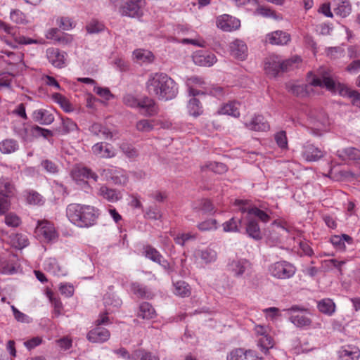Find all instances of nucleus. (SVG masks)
I'll return each mask as SVG.
<instances>
[{"mask_svg":"<svg viewBox=\"0 0 360 360\" xmlns=\"http://www.w3.org/2000/svg\"><path fill=\"white\" fill-rule=\"evenodd\" d=\"M145 86L148 94L160 101L174 100L179 94V84L170 76L162 72L149 74Z\"/></svg>","mask_w":360,"mask_h":360,"instance_id":"f257e3e1","label":"nucleus"},{"mask_svg":"<svg viewBox=\"0 0 360 360\" xmlns=\"http://www.w3.org/2000/svg\"><path fill=\"white\" fill-rule=\"evenodd\" d=\"M65 213L68 221L80 229H89L96 226L101 215L98 208L81 203L69 204Z\"/></svg>","mask_w":360,"mask_h":360,"instance_id":"f03ea898","label":"nucleus"},{"mask_svg":"<svg viewBox=\"0 0 360 360\" xmlns=\"http://www.w3.org/2000/svg\"><path fill=\"white\" fill-rule=\"evenodd\" d=\"M310 83L314 86H325L331 92L338 93L343 97L349 98L354 105L360 108V93L350 89L345 84L336 83L331 77H324L323 81L316 77L310 80Z\"/></svg>","mask_w":360,"mask_h":360,"instance_id":"7ed1b4c3","label":"nucleus"},{"mask_svg":"<svg viewBox=\"0 0 360 360\" xmlns=\"http://www.w3.org/2000/svg\"><path fill=\"white\" fill-rule=\"evenodd\" d=\"M300 60L297 56L294 58L282 60L277 56L267 58L264 62L266 74L271 77H276L281 72L288 71L294 63Z\"/></svg>","mask_w":360,"mask_h":360,"instance_id":"20e7f679","label":"nucleus"},{"mask_svg":"<svg viewBox=\"0 0 360 360\" xmlns=\"http://www.w3.org/2000/svg\"><path fill=\"white\" fill-rule=\"evenodd\" d=\"M227 271L233 276L238 278H245L250 277L253 273L252 263L245 258L236 257L229 259Z\"/></svg>","mask_w":360,"mask_h":360,"instance_id":"39448f33","label":"nucleus"},{"mask_svg":"<svg viewBox=\"0 0 360 360\" xmlns=\"http://www.w3.org/2000/svg\"><path fill=\"white\" fill-rule=\"evenodd\" d=\"M16 192L15 186L11 179L0 177V215L4 214L9 210L11 199L15 196Z\"/></svg>","mask_w":360,"mask_h":360,"instance_id":"423d86ee","label":"nucleus"},{"mask_svg":"<svg viewBox=\"0 0 360 360\" xmlns=\"http://www.w3.org/2000/svg\"><path fill=\"white\" fill-rule=\"evenodd\" d=\"M108 323H110L109 316H103L101 319L97 320L96 327L87 333V340L92 343H103L108 341L110 337V333L101 325Z\"/></svg>","mask_w":360,"mask_h":360,"instance_id":"0eeeda50","label":"nucleus"},{"mask_svg":"<svg viewBox=\"0 0 360 360\" xmlns=\"http://www.w3.org/2000/svg\"><path fill=\"white\" fill-rule=\"evenodd\" d=\"M269 272L271 276L278 279H288L295 275L296 268L290 262L282 260L269 265Z\"/></svg>","mask_w":360,"mask_h":360,"instance_id":"6e6552de","label":"nucleus"},{"mask_svg":"<svg viewBox=\"0 0 360 360\" xmlns=\"http://www.w3.org/2000/svg\"><path fill=\"white\" fill-rule=\"evenodd\" d=\"M234 205L238 207L241 212H247L249 217H256L264 223L268 222L270 219V217L266 212L257 207H251L250 202L248 200L236 199Z\"/></svg>","mask_w":360,"mask_h":360,"instance_id":"1a4fd4ad","label":"nucleus"},{"mask_svg":"<svg viewBox=\"0 0 360 360\" xmlns=\"http://www.w3.org/2000/svg\"><path fill=\"white\" fill-rule=\"evenodd\" d=\"M35 233L46 242L55 241L58 238V233L54 224L46 219L37 221Z\"/></svg>","mask_w":360,"mask_h":360,"instance_id":"9d476101","label":"nucleus"},{"mask_svg":"<svg viewBox=\"0 0 360 360\" xmlns=\"http://www.w3.org/2000/svg\"><path fill=\"white\" fill-rule=\"evenodd\" d=\"M113 288L112 285L109 286L108 291L103 295V301L105 312L101 315H110V314L115 313L122 304V300L113 291Z\"/></svg>","mask_w":360,"mask_h":360,"instance_id":"9b49d317","label":"nucleus"},{"mask_svg":"<svg viewBox=\"0 0 360 360\" xmlns=\"http://www.w3.org/2000/svg\"><path fill=\"white\" fill-rule=\"evenodd\" d=\"M120 12L122 15L135 18L141 12V7L145 0H121Z\"/></svg>","mask_w":360,"mask_h":360,"instance_id":"f8f14e48","label":"nucleus"},{"mask_svg":"<svg viewBox=\"0 0 360 360\" xmlns=\"http://www.w3.org/2000/svg\"><path fill=\"white\" fill-rule=\"evenodd\" d=\"M193 256L196 261L200 260L202 264L205 265L214 263L218 257L217 252L211 245L196 249Z\"/></svg>","mask_w":360,"mask_h":360,"instance_id":"ddd939ff","label":"nucleus"},{"mask_svg":"<svg viewBox=\"0 0 360 360\" xmlns=\"http://www.w3.org/2000/svg\"><path fill=\"white\" fill-rule=\"evenodd\" d=\"M316 77L319 78L321 81H323L324 77H328L323 76L322 78H320V77L314 75L311 72H309L307 74V82H308L307 84L292 83V84H288L287 85V88L290 93H292V94H294L297 96H300V97L307 96L309 93V89L310 88V86H315L314 85H312L310 83V80H312L314 78H316ZM319 86L321 87L320 86Z\"/></svg>","mask_w":360,"mask_h":360,"instance_id":"4468645a","label":"nucleus"},{"mask_svg":"<svg viewBox=\"0 0 360 360\" xmlns=\"http://www.w3.org/2000/svg\"><path fill=\"white\" fill-rule=\"evenodd\" d=\"M216 24L219 29L229 32L237 30L240 27V20L228 14L218 16Z\"/></svg>","mask_w":360,"mask_h":360,"instance_id":"2eb2a0df","label":"nucleus"},{"mask_svg":"<svg viewBox=\"0 0 360 360\" xmlns=\"http://www.w3.org/2000/svg\"><path fill=\"white\" fill-rule=\"evenodd\" d=\"M0 30H3L6 34L15 36L14 39L19 44L29 45L33 44H39L42 43V39H34L20 34L15 36V27L1 20H0Z\"/></svg>","mask_w":360,"mask_h":360,"instance_id":"dca6fc26","label":"nucleus"},{"mask_svg":"<svg viewBox=\"0 0 360 360\" xmlns=\"http://www.w3.org/2000/svg\"><path fill=\"white\" fill-rule=\"evenodd\" d=\"M324 151L310 142L302 146V155L307 162H316L324 156Z\"/></svg>","mask_w":360,"mask_h":360,"instance_id":"f3484780","label":"nucleus"},{"mask_svg":"<svg viewBox=\"0 0 360 360\" xmlns=\"http://www.w3.org/2000/svg\"><path fill=\"white\" fill-rule=\"evenodd\" d=\"M137 109L142 115L146 117L155 116L158 113V107L155 101L148 96H144L140 99Z\"/></svg>","mask_w":360,"mask_h":360,"instance_id":"a211bd4d","label":"nucleus"},{"mask_svg":"<svg viewBox=\"0 0 360 360\" xmlns=\"http://www.w3.org/2000/svg\"><path fill=\"white\" fill-rule=\"evenodd\" d=\"M46 57L55 68H63L66 65L67 53L57 48H49L46 50Z\"/></svg>","mask_w":360,"mask_h":360,"instance_id":"6ab92c4d","label":"nucleus"},{"mask_svg":"<svg viewBox=\"0 0 360 360\" xmlns=\"http://www.w3.org/2000/svg\"><path fill=\"white\" fill-rule=\"evenodd\" d=\"M244 124L248 129L256 131H267L270 129L269 122L262 115H255Z\"/></svg>","mask_w":360,"mask_h":360,"instance_id":"aec40b11","label":"nucleus"},{"mask_svg":"<svg viewBox=\"0 0 360 360\" xmlns=\"http://www.w3.org/2000/svg\"><path fill=\"white\" fill-rule=\"evenodd\" d=\"M193 60L198 65L210 67L217 62V59L214 53L199 50L193 53Z\"/></svg>","mask_w":360,"mask_h":360,"instance_id":"412c9836","label":"nucleus"},{"mask_svg":"<svg viewBox=\"0 0 360 360\" xmlns=\"http://www.w3.org/2000/svg\"><path fill=\"white\" fill-rule=\"evenodd\" d=\"M230 54L240 60L246 58L248 54V47L245 43L240 39H236L229 44Z\"/></svg>","mask_w":360,"mask_h":360,"instance_id":"4be33fe9","label":"nucleus"},{"mask_svg":"<svg viewBox=\"0 0 360 360\" xmlns=\"http://www.w3.org/2000/svg\"><path fill=\"white\" fill-rule=\"evenodd\" d=\"M227 360H263L262 357L256 355L252 350L236 349L232 350L227 356Z\"/></svg>","mask_w":360,"mask_h":360,"instance_id":"5701e85b","label":"nucleus"},{"mask_svg":"<svg viewBox=\"0 0 360 360\" xmlns=\"http://www.w3.org/2000/svg\"><path fill=\"white\" fill-rule=\"evenodd\" d=\"M291 39L290 34L282 30H276L266 34V40L272 45H286Z\"/></svg>","mask_w":360,"mask_h":360,"instance_id":"b1692460","label":"nucleus"},{"mask_svg":"<svg viewBox=\"0 0 360 360\" xmlns=\"http://www.w3.org/2000/svg\"><path fill=\"white\" fill-rule=\"evenodd\" d=\"M92 151L96 155L102 158H110L115 155L113 147L105 142H100L92 146Z\"/></svg>","mask_w":360,"mask_h":360,"instance_id":"393cba45","label":"nucleus"},{"mask_svg":"<svg viewBox=\"0 0 360 360\" xmlns=\"http://www.w3.org/2000/svg\"><path fill=\"white\" fill-rule=\"evenodd\" d=\"M330 242L334 248L340 252L346 250V243L351 245L353 243V238L347 234L333 235L330 238Z\"/></svg>","mask_w":360,"mask_h":360,"instance_id":"a878e982","label":"nucleus"},{"mask_svg":"<svg viewBox=\"0 0 360 360\" xmlns=\"http://www.w3.org/2000/svg\"><path fill=\"white\" fill-rule=\"evenodd\" d=\"M72 177L75 181L86 179H93L97 181L98 176L91 169L86 167H77L72 171Z\"/></svg>","mask_w":360,"mask_h":360,"instance_id":"bb28decb","label":"nucleus"},{"mask_svg":"<svg viewBox=\"0 0 360 360\" xmlns=\"http://www.w3.org/2000/svg\"><path fill=\"white\" fill-rule=\"evenodd\" d=\"M32 119L42 125H49L54 121L52 113L46 109H38L32 112Z\"/></svg>","mask_w":360,"mask_h":360,"instance_id":"cd10ccee","label":"nucleus"},{"mask_svg":"<svg viewBox=\"0 0 360 360\" xmlns=\"http://www.w3.org/2000/svg\"><path fill=\"white\" fill-rule=\"evenodd\" d=\"M205 84L202 78L197 76L191 77L186 81V85L188 87V93L190 96H195L204 94V91L198 90L196 87H203Z\"/></svg>","mask_w":360,"mask_h":360,"instance_id":"c85d7f7f","label":"nucleus"},{"mask_svg":"<svg viewBox=\"0 0 360 360\" xmlns=\"http://www.w3.org/2000/svg\"><path fill=\"white\" fill-rule=\"evenodd\" d=\"M246 233L249 237L258 240L262 238L260 228L256 220L252 217H247Z\"/></svg>","mask_w":360,"mask_h":360,"instance_id":"c756f323","label":"nucleus"},{"mask_svg":"<svg viewBox=\"0 0 360 360\" xmlns=\"http://www.w3.org/2000/svg\"><path fill=\"white\" fill-rule=\"evenodd\" d=\"M19 150L18 142L13 139H6L0 142V152L8 155L14 153Z\"/></svg>","mask_w":360,"mask_h":360,"instance_id":"7c9ffc66","label":"nucleus"},{"mask_svg":"<svg viewBox=\"0 0 360 360\" xmlns=\"http://www.w3.org/2000/svg\"><path fill=\"white\" fill-rule=\"evenodd\" d=\"M286 312L287 314H294V313H302V314H307V309L304 307L300 305H292L291 307L288 309H280L277 307H269L262 309V312L265 314H268L269 312L277 314L280 312Z\"/></svg>","mask_w":360,"mask_h":360,"instance_id":"2f4dec72","label":"nucleus"},{"mask_svg":"<svg viewBox=\"0 0 360 360\" xmlns=\"http://www.w3.org/2000/svg\"><path fill=\"white\" fill-rule=\"evenodd\" d=\"M142 255L146 259L155 263L160 262V259L162 257V254L150 245H146L143 247Z\"/></svg>","mask_w":360,"mask_h":360,"instance_id":"473e14b6","label":"nucleus"},{"mask_svg":"<svg viewBox=\"0 0 360 360\" xmlns=\"http://www.w3.org/2000/svg\"><path fill=\"white\" fill-rule=\"evenodd\" d=\"M17 272L13 259H0V274L11 275Z\"/></svg>","mask_w":360,"mask_h":360,"instance_id":"72a5a7b5","label":"nucleus"},{"mask_svg":"<svg viewBox=\"0 0 360 360\" xmlns=\"http://www.w3.org/2000/svg\"><path fill=\"white\" fill-rule=\"evenodd\" d=\"M170 236L173 237L176 244L181 246H184L186 242L194 240L197 238V234L192 232L175 234L174 232L170 231Z\"/></svg>","mask_w":360,"mask_h":360,"instance_id":"f704fd0d","label":"nucleus"},{"mask_svg":"<svg viewBox=\"0 0 360 360\" xmlns=\"http://www.w3.org/2000/svg\"><path fill=\"white\" fill-rule=\"evenodd\" d=\"M98 194L107 200L115 202L119 200L120 196L116 190L102 186L98 191Z\"/></svg>","mask_w":360,"mask_h":360,"instance_id":"c9c22d12","label":"nucleus"},{"mask_svg":"<svg viewBox=\"0 0 360 360\" xmlns=\"http://www.w3.org/2000/svg\"><path fill=\"white\" fill-rule=\"evenodd\" d=\"M174 293L181 297L190 296L191 288L189 285L184 281H178L174 283Z\"/></svg>","mask_w":360,"mask_h":360,"instance_id":"e433bc0d","label":"nucleus"},{"mask_svg":"<svg viewBox=\"0 0 360 360\" xmlns=\"http://www.w3.org/2000/svg\"><path fill=\"white\" fill-rule=\"evenodd\" d=\"M334 12L337 15L342 18L347 17L352 12V6L347 0H340Z\"/></svg>","mask_w":360,"mask_h":360,"instance_id":"4c0bfd02","label":"nucleus"},{"mask_svg":"<svg viewBox=\"0 0 360 360\" xmlns=\"http://www.w3.org/2000/svg\"><path fill=\"white\" fill-rule=\"evenodd\" d=\"M238 105L239 103L237 102H230L223 105L219 110V113L238 117L240 115Z\"/></svg>","mask_w":360,"mask_h":360,"instance_id":"58836bf2","label":"nucleus"},{"mask_svg":"<svg viewBox=\"0 0 360 360\" xmlns=\"http://www.w3.org/2000/svg\"><path fill=\"white\" fill-rule=\"evenodd\" d=\"M129 290L140 298H148L149 292L146 285L138 282H132L129 285Z\"/></svg>","mask_w":360,"mask_h":360,"instance_id":"ea45409f","label":"nucleus"},{"mask_svg":"<svg viewBox=\"0 0 360 360\" xmlns=\"http://www.w3.org/2000/svg\"><path fill=\"white\" fill-rule=\"evenodd\" d=\"M274 345V340L269 334L261 336L257 339V345L264 354H266L270 349L273 348Z\"/></svg>","mask_w":360,"mask_h":360,"instance_id":"a19ab883","label":"nucleus"},{"mask_svg":"<svg viewBox=\"0 0 360 360\" xmlns=\"http://www.w3.org/2000/svg\"><path fill=\"white\" fill-rule=\"evenodd\" d=\"M242 219L236 217H232L229 220L222 224L223 231L224 232H240V227L241 225Z\"/></svg>","mask_w":360,"mask_h":360,"instance_id":"79ce46f5","label":"nucleus"},{"mask_svg":"<svg viewBox=\"0 0 360 360\" xmlns=\"http://www.w3.org/2000/svg\"><path fill=\"white\" fill-rule=\"evenodd\" d=\"M317 307L320 312L331 315L335 311V304L334 302L329 298L323 299L319 302Z\"/></svg>","mask_w":360,"mask_h":360,"instance_id":"37998d69","label":"nucleus"},{"mask_svg":"<svg viewBox=\"0 0 360 360\" xmlns=\"http://www.w3.org/2000/svg\"><path fill=\"white\" fill-rule=\"evenodd\" d=\"M187 108L189 115L195 117L200 116L203 112L200 102L194 96L189 100Z\"/></svg>","mask_w":360,"mask_h":360,"instance_id":"c03bdc74","label":"nucleus"},{"mask_svg":"<svg viewBox=\"0 0 360 360\" xmlns=\"http://www.w3.org/2000/svg\"><path fill=\"white\" fill-rule=\"evenodd\" d=\"M338 153L339 157L343 159L348 158L353 160H360V150L356 148H346L342 150H338Z\"/></svg>","mask_w":360,"mask_h":360,"instance_id":"a18cd8bd","label":"nucleus"},{"mask_svg":"<svg viewBox=\"0 0 360 360\" xmlns=\"http://www.w3.org/2000/svg\"><path fill=\"white\" fill-rule=\"evenodd\" d=\"M88 34H98L105 30V27L104 24L96 19H91L85 27Z\"/></svg>","mask_w":360,"mask_h":360,"instance_id":"49530a36","label":"nucleus"},{"mask_svg":"<svg viewBox=\"0 0 360 360\" xmlns=\"http://www.w3.org/2000/svg\"><path fill=\"white\" fill-rule=\"evenodd\" d=\"M44 269L56 276L63 275L60 266L54 258H49L44 261Z\"/></svg>","mask_w":360,"mask_h":360,"instance_id":"de8ad7c7","label":"nucleus"},{"mask_svg":"<svg viewBox=\"0 0 360 360\" xmlns=\"http://www.w3.org/2000/svg\"><path fill=\"white\" fill-rule=\"evenodd\" d=\"M340 356L346 358L345 360H358L360 356V350L357 347L348 346L342 348Z\"/></svg>","mask_w":360,"mask_h":360,"instance_id":"09e8293b","label":"nucleus"},{"mask_svg":"<svg viewBox=\"0 0 360 360\" xmlns=\"http://www.w3.org/2000/svg\"><path fill=\"white\" fill-rule=\"evenodd\" d=\"M133 55L137 60L141 63H150L154 59L153 54L148 50L137 49L133 52Z\"/></svg>","mask_w":360,"mask_h":360,"instance_id":"8fccbe9b","label":"nucleus"},{"mask_svg":"<svg viewBox=\"0 0 360 360\" xmlns=\"http://www.w3.org/2000/svg\"><path fill=\"white\" fill-rule=\"evenodd\" d=\"M255 13L257 15H260L265 18H273L276 20H281L283 18L281 14H278L275 11L266 7L260 6L257 8L255 11Z\"/></svg>","mask_w":360,"mask_h":360,"instance_id":"3c124183","label":"nucleus"},{"mask_svg":"<svg viewBox=\"0 0 360 360\" xmlns=\"http://www.w3.org/2000/svg\"><path fill=\"white\" fill-rule=\"evenodd\" d=\"M132 360H160L159 358L153 355L151 352L140 349L134 352Z\"/></svg>","mask_w":360,"mask_h":360,"instance_id":"603ef678","label":"nucleus"},{"mask_svg":"<svg viewBox=\"0 0 360 360\" xmlns=\"http://www.w3.org/2000/svg\"><path fill=\"white\" fill-rule=\"evenodd\" d=\"M30 135L35 138L42 136L44 139H48L53 136V132L49 129L35 125L30 128Z\"/></svg>","mask_w":360,"mask_h":360,"instance_id":"864d4df0","label":"nucleus"},{"mask_svg":"<svg viewBox=\"0 0 360 360\" xmlns=\"http://www.w3.org/2000/svg\"><path fill=\"white\" fill-rule=\"evenodd\" d=\"M54 101L67 112H72L73 108L69 101L60 94L56 93L53 95Z\"/></svg>","mask_w":360,"mask_h":360,"instance_id":"5fc2aeb1","label":"nucleus"},{"mask_svg":"<svg viewBox=\"0 0 360 360\" xmlns=\"http://www.w3.org/2000/svg\"><path fill=\"white\" fill-rule=\"evenodd\" d=\"M274 140L277 146L281 150H286L288 148V138L285 131L281 130L274 134Z\"/></svg>","mask_w":360,"mask_h":360,"instance_id":"6e6d98bb","label":"nucleus"},{"mask_svg":"<svg viewBox=\"0 0 360 360\" xmlns=\"http://www.w3.org/2000/svg\"><path fill=\"white\" fill-rule=\"evenodd\" d=\"M202 168H207L217 174H223L227 171V166L222 162H210L202 166Z\"/></svg>","mask_w":360,"mask_h":360,"instance_id":"4d7b16f0","label":"nucleus"},{"mask_svg":"<svg viewBox=\"0 0 360 360\" xmlns=\"http://www.w3.org/2000/svg\"><path fill=\"white\" fill-rule=\"evenodd\" d=\"M197 227L201 231H214L217 229V221L214 219H206L199 223Z\"/></svg>","mask_w":360,"mask_h":360,"instance_id":"13d9d810","label":"nucleus"},{"mask_svg":"<svg viewBox=\"0 0 360 360\" xmlns=\"http://www.w3.org/2000/svg\"><path fill=\"white\" fill-rule=\"evenodd\" d=\"M13 133L15 135L20 138L22 141H27L30 135V129L26 127L25 124L15 126L13 127Z\"/></svg>","mask_w":360,"mask_h":360,"instance_id":"bf43d9fd","label":"nucleus"},{"mask_svg":"<svg viewBox=\"0 0 360 360\" xmlns=\"http://www.w3.org/2000/svg\"><path fill=\"white\" fill-rule=\"evenodd\" d=\"M326 52L331 59L340 58L345 56V49L341 46L328 47Z\"/></svg>","mask_w":360,"mask_h":360,"instance_id":"052dcab7","label":"nucleus"},{"mask_svg":"<svg viewBox=\"0 0 360 360\" xmlns=\"http://www.w3.org/2000/svg\"><path fill=\"white\" fill-rule=\"evenodd\" d=\"M12 241L15 248L22 249L29 245V241L25 235L22 233H17L13 236Z\"/></svg>","mask_w":360,"mask_h":360,"instance_id":"680f3d73","label":"nucleus"},{"mask_svg":"<svg viewBox=\"0 0 360 360\" xmlns=\"http://www.w3.org/2000/svg\"><path fill=\"white\" fill-rule=\"evenodd\" d=\"M11 20L17 24H26L27 20L26 15L20 10H13L10 13Z\"/></svg>","mask_w":360,"mask_h":360,"instance_id":"e2e57ef3","label":"nucleus"},{"mask_svg":"<svg viewBox=\"0 0 360 360\" xmlns=\"http://www.w3.org/2000/svg\"><path fill=\"white\" fill-rule=\"evenodd\" d=\"M289 319L297 328H304L311 323L307 316H289Z\"/></svg>","mask_w":360,"mask_h":360,"instance_id":"0e129e2a","label":"nucleus"},{"mask_svg":"<svg viewBox=\"0 0 360 360\" xmlns=\"http://www.w3.org/2000/svg\"><path fill=\"white\" fill-rule=\"evenodd\" d=\"M58 288L61 295L65 297H71L74 295L75 287L70 283H60Z\"/></svg>","mask_w":360,"mask_h":360,"instance_id":"69168bd1","label":"nucleus"},{"mask_svg":"<svg viewBox=\"0 0 360 360\" xmlns=\"http://www.w3.org/2000/svg\"><path fill=\"white\" fill-rule=\"evenodd\" d=\"M94 91L105 101H110L114 98L113 94L110 92L109 88L108 87H101L96 85L94 87Z\"/></svg>","mask_w":360,"mask_h":360,"instance_id":"338daca9","label":"nucleus"},{"mask_svg":"<svg viewBox=\"0 0 360 360\" xmlns=\"http://www.w3.org/2000/svg\"><path fill=\"white\" fill-rule=\"evenodd\" d=\"M26 200L30 205H40L43 202L42 196L36 191H29L26 195Z\"/></svg>","mask_w":360,"mask_h":360,"instance_id":"774afa93","label":"nucleus"}]
</instances>
